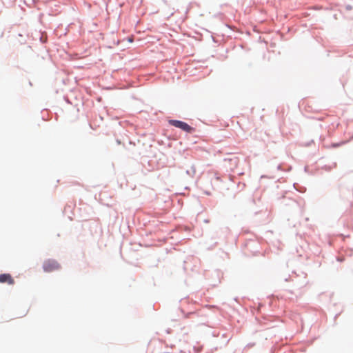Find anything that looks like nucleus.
<instances>
[{"label":"nucleus","instance_id":"obj_1","mask_svg":"<svg viewBox=\"0 0 353 353\" xmlns=\"http://www.w3.org/2000/svg\"><path fill=\"white\" fill-rule=\"evenodd\" d=\"M61 266L57 261L53 259H48L43 264V270L46 272H51L60 269Z\"/></svg>","mask_w":353,"mask_h":353},{"label":"nucleus","instance_id":"obj_2","mask_svg":"<svg viewBox=\"0 0 353 353\" xmlns=\"http://www.w3.org/2000/svg\"><path fill=\"white\" fill-rule=\"evenodd\" d=\"M170 123L172 125H173L176 128H180L182 130H183L186 132H188V133H192V132L194 131V130L192 127L189 125L187 123L181 121L170 120Z\"/></svg>","mask_w":353,"mask_h":353},{"label":"nucleus","instance_id":"obj_3","mask_svg":"<svg viewBox=\"0 0 353 353\" xmlns=\"http://www.w3.org/2000/svg\"><path fill=\"white\" fill-rule=\"evenodd\" d=\"M0 283H6L9 285H13L14 280L10 274H0Z\"/></svg>","mask_w":353,"mask_h":353}]
</instances>
